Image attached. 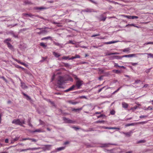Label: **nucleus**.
Returning a JSON list of instances; mask_svg holds the SVG:
<instances>
[{"label":"nucleus","instance_id":"f257e3e1","mask_svg":"<svg viewBox=\"0 0 153 153\" xmlns=\"http://www.w3.org/2000/svg\"><path fill=\"white\" fill-rule=\"evenodd\" d=\"M25 119H22L21 120L19 119H15L14 120L12 121V123L16 125H19L22 126L23 124H25Z\"/></svg>","mask_w":153,"mask_h":153},{"label":"nucleus","instance_id":"f03ea898","mask_svg":"<svg viewBox=\"0 0 153 153\" xmlns=\"http://www.w3.org/2000/svg\"><path fill=\"white\" fill-rule=\"evenodd\" d=\"M66 79L63 77L59 76V79L57 81V84L59 85V88H63V87L61 86L63 83H65Z\"/></svg>","mask_w":153,"mask_h":153},{"label":"nucleus","instance_id":"7ed1b4c3","mask_svg":"<svg viewBox=\"0 0 153 153\" xmlns=\"http://www.w3.org/2000/svg\"><path fill=\"white\" fill-rule=\"evenodd\" d=\"M82 82L83 81H82L80 80L79 79L77 80L76 82V85H75V87H76L77 89L80 88V87L82 85Z\"/></svg>","mask_w":153,"mask_h":153},{"label":"nucleus","instance_id":"20e7f679","mask_svg":"<svg viewBox=\"0 0 153 153\" xmlns=\"http://www.w3.org/2000/svg\"><path fill=\"white\" fill-rule=\"evenodd\" d=\"M142 53H138L136 54H132L128 55H124L122 56L123 58V57H136L137 55H142L143 54Z\"/></svg>","mask_w":153,"mask_h":153},{"label":"nucleus","instance_id":"39448f33","mask_svg":"<svg viewBox=\"0 0 153 153\" xmlns=\"http://www.w3.org/2000/svg\"><path fill=\"white\" fill-rule=\"evenodd\" d=\"M39 149H40V148H39H39H29L26 149H20V150L18 149L17 150L18 151H19L20 152H22L23 151H26L29 150L33 151V150H35Z\"/></svg>","mask_w":153,"mask_h":153},{"label":"nucleus","instance_id":"423d86ee","mask_svg":"<svg viewBox=\"0 0 153 153\" xmlns=\"http://www.w3.org/2000/svg\"><path fill=\"white\" fill-rule=\"evenodd\" d=\"M109 145H113L116 146L117 144H113L111 143H106L103 144L100 146V147L101 148L105 147H108L109 146Z\"/></svg>","mask_w":153,"mask_h":153},{"label":"nucleus","instance_id":"0eeeda50","mask_svg":"<svg viewBox=\"0 0 153 153\" xmlns=\"http://www.w3.org/2000/svg\"><path fill=\"white\" fill-rule=\"evenodd\" d=\"M42 28H37L36 29H39L41 30V31L39 32H38L37 33L38 34L40 35L42 33H47L48 31L47 30H42Z\"/></svg>","mask_w":153,"mask_h":153},{"label":"nucleus","instance_id":"6e6552de","mask_svg":"<svg viewBox=\"0 0 153 153\" xmlns=\"http://www.w3.org/2000/svg\"><path fill=\"white\" fill-rule=\"evenodd\" d=\"M54 44L56 45L59 46L60 48H63L64 47V45L62 44H60L58 42H53Z\"/></svg>","mask_w":153,"mask_h":153},{"label":"nucleus","instance_id":"1a4fd4ad","mask_svg":"<svg viewBox=\"0 0 153 153\" xmlns=\"http://www.w3.org/2000/svg\"><path fill=\"white\" fill-rule=\"evenodd\" d=\"M133 133V131H131L128 132H123V133L125 134L126 136L127 137H130L132 134Z\"/></svg>","mask_w":153,"mask_h":153},{"label":"nucleus","instance_id":"9d476101","mask_svg":"<svg viewBox=\"0 0 153 153\" xmlns=\"http://www.w3.org/2000/svg\"><path fill=\"white\" fill-rule=\"evenodd\" d=\"M64 120L65 121V122L67 123H73V121L68 118L66 117L63 118Z\"/></svg>","mask_w":153,"mask_h":153},{"label":"nucleus","instance_id":"9b49d317","mask_svg":"<svg viewBox=\"0 0 153 153\" xmlns=\"http://www.w3.org/2000/svg\"><path fill=\"white\" fill-rule=\"evenodd\" d=\"M75 87V85H73L68 89L64 91V92H67L69 91H72L74 89V88Z\"/></svg>","mask_w":153,"mask_h":153},{"label":"nucleus","instance_id":"f8f14e48","mask_svg":"<svg viewBox=\"0 0 153 153\" xmlns=\"http://www.w3.org/2000/svg\"><path fill=\"white\" fill-rule=\"evenodd\" d=\"M83 12H95V11H94V10L91 9H89V8H87L86 9L84 10L83 11Z\"/></svg>","mask_w":153,"mask_h":153},{"label":"nucleus","instance_id":"ddd939ff","mask_svg":"<svg viewBox=\"0 0 153 153\" xmlns=\"http://www.w3.org/2000/svg\"><path fill=\"white\" fill-rule=\"evenodd\" d=\"M22 94L25 97L26 99L27 100H29L30 101L31 100V98L30 97V96L23 92H22Z\"/></svg>","mask_w":153,"mask_h":153},{"label":"nucleus","instance_id":"4468645a","mask_svg":"<svg viewBox=\"0 0 153 153\" xmlns=\"http://www.w3.org/2000/svg\"><path fill=\"white\" fill-rule=\"evenodd\" d=\"M7 47L9 48L10 49L12 50H14L13 46L10 43H7Z\"/></svg>","mask_w":153,"mask_h":153},{"label":"nucleus","instance_id":"2eb2a0df","mask_svg":"<svg viewBox=\"0 0 153 153\" xmlns=\"http://www.w3.org/2000/svg\"><path fill=\"white\" fill-rule=\"evenodd\" d=\"M122 105L123 107L124 108H127L128 106V105L127 104L125 103V102H123L122 103Z\"/></svg>","mask_w":153,"mask_h":153},{"label":"nucleus","instance_id":"dca6fc26","mask_svg":"<svg viewBox=\"0 0 153 153\" xmlns=\"http://www.w3.org/2000/svg\"><path fill=\"white\" fill-rule=\"evenodd\" d=\"M24 3L25 4H29V5H31L33 4V3H31L30 1H28V0H26L24 2Z\"/></svg>","mask_w":153,"mask_h":153},{"label":"nucleus","instance_id":"f3484780","mask_svg":"<svg viewBox=\"0 0 153 153\" xmlns=\"http://www.w3.org/2000/svg\"><path fill=\"white\" fill-rule=\"evenodd\" d=\"M47 101L50 102L51 104L53 106H54L55 107H56V105L54 103V102L53 101H51V100L50 99H48Z\"/></svg>","mask_w":153,"mask_h":153},{"label":"nucleus","instance_id":"a211bd4d","mask_svg":"<svg viewBox=\"0 0 153 153\" xmlns=\"http://www.w3.org/2000/svg\"><path fill=\"white\" fill-rule=\"evenodd\" d=\"M119 54V53H117V52L111 53H106V55L109 56V55H112Z\"/></svg>","mask_w":153,"mask_h":153},{"label":"nucleus","instance_id":"6ab92c4d","mask_svg":"<svg viewBox=\"0 0 153 153\" xmlns=\"http://www.w3.org/2000/svg\"><path fill=\"white\" fill-rule=\"evenodd\" d=\"M9 33L10 34L12 35H13V36L15 38H18V35H15L14 34V33L13 31H10V32H9Z\"/></svg>","mask_w":153,"mask_h":153},{"label":"nucleus","instance_id":"aec40b11","mask_svg":"<svg viewBox=\"0 0 153 153\" xmlns=\"http://www.w3.org/2000/svg\"><path fill=\"white\" fill-rule=\"evenodd\" d=\"M101 18L100 19V21H105L106 18V17H103L102 15H101Z\"/></svg>","mask_w":153,"mask_h":153},{"label":"nucleus","instance_id":"412c9836","mask_svg":"<svg viewBox=\"0 0 153 153\" xmlns=\"http://www.w3.org/2000/svg\"><path fill=\"white\" fill-rule=\"evenodd\" d=\"M117 41H111V42H105V44H110L112 43H114L116 42H117Z\"/></svg>","mask_w":153,"mask_h":153},{"label":"nucleus","instance_id":"4be33fe9","mask_svg":"<svg viewBox=\"0 0 153 153\" xmlns=\"http://www.w3.org/2000/svg\"><path fill=\"white\" fill-rule=\"evenodd\" d=\"M113 72L117 74H121V71L118 70H114L113 71Z\"/></svg>","mask_w":153,"mask_h":153},{"label":"nucleus","instance_id":"5701e85b","mask_svg":"<svg viewBox=\"0 0 153 153\" xmlns=\"http://www.w3.org/2000/svg\"><path fill=\"white\" fill-rule=\"evenodd\" d=\"M51 145H45V149H46L47 150H50L51 147Z\"/></svg>","mask_w":153,"mask_h":153},{"label":"nucleus","instance_id":"b1692460","mask_svg":"<svg viewBox=\"0 0 153 153\" xmlns=\"http://www.w3.org/2000/svg\"><path fill=\"white\" fill-rule=\"evenodd\" d=\"M68 103H71V104H72L73 105H75L76 104H77L78 103V102H73L71 100H69V101H68Z\"/></svg>","mask_w":153,"mask_h":153},{"label":"nucleus","instance_id":"393cba45","mask_svg":"<svg viewBox=\"0 0 153 153\" xmlns=\"http://www.w3.org/2000/svg\"><path fill=\"white\" fill-rule=\"evenodd\" d=\"M71 75L75 79L77 80H79V79L78 78L77 76L76 75L74 74H72Z\"/></svg>","mask_w":153,"mask_h":153},{"label":"nucleus","instance_id":"a878e982","mask_svg":"<svg viewBox=\"0 0 153 153\" xmlns=\"http://www.w3.org/2000/svg\"><path fill=\"white\" fill-rule=\"evenodd\" d=\"M40 45L44 48H45L47 47V45L43 42H42L40 43Z\"/></svg>","mask_w":153,"mask_h":153},{"label":"nucleus","instance_id":"bb28decb","mask_svg":"<svg viewBox=\"0 0 153 153\" xmlns=\"http://www.w3.org/2000/svg\"><path fill=\"white\" fill-rule=\"evenodd\" d=\"M65 147H62L57 148V151H59L62 150H64L65 149Z\"/></svg>","mask_w":153,"mask_h":153},{"label":"nucleus","instance_id":"cd10ccee","mask_svg":"<svg viewBox=\"0 0 153 153\" xmlns=\"http://www.w3.org/2000/svg\"><path fill=\"white\" fill-rule=\"evenodd\" d=\"M53 54L54 56H55L56 57H58L60 56V55H59L57 53L55 52H53Z\"/></svg>","mask_w":153,"mask_h":153},{"label":"nucleus","instance_id":"c85d7f7f","mask_svg":"<svg viewBox=\"0 0 153 153\" xmlns=\"http://www.w3.org/2000/svg\"><path fill=\"white\" fill-rule=\"evenodd\" d=\"M146 142L145 140H140L137 141V144H140V143H144Z\"/></svg>","mask_w":153,"mask_h":153},{"label":"nucleus","instance_id":"c756f323","mask_svg":"<svg viewBox=\"0 0 153 153\" xmlns=\"http://www.w3.org/2000/svg\"><path fill=\"white\" fill-rule=\"evenodd\" d=\"M11 40L10 38L6 39L4 41V42L7 44V43H9L8 41H10Z\"/></svg>","mask_w":153,"mask_h":153},{"label":"nucleus","instance_id":"7c9ffc66","mask_svg":"<svg viewBox=\"0 0 153 153\" xmlns=\"http://www.w3.org/2000/svg\"><path fill=\"white\" fill-rule=\"evenodd\" d=\"M115 59H121L123 58L122 56H114Z\"/></svg>","mask_w":153,"mask_h":153},{"label":"nucleus","instance_id":"2f4dec72","mask_svg":"<svg viewBox=\"0 0 153 153\" xmlns=\"http://www.w3.org/2000/svg\"><path fill=\"white\" fill-rule=\"evenodd\" d=\"M23 15L24 16H30V17H32V16H34V15H33L31 14H28L27 13H24Z\"/></svg>","mask_w":153,"mask_h":153},{"label":"nucleus","instance_id":"473e14b6","mask_svg":"<svg viewBox=\"0 0 153 153\" xmlns=\"http://www.w3.org/2000/svg\"><path fill=\"white\" fill-rule=\"evenodd\" d=\"M82 109V108H78V109H75L74 108L72 109L73 111H78Z\"/></svg>","mask_w":153,"mask_h":153},{"label":"nucleus","instance_id":"72a5a7b5","mask_svg":"<svg viewBox=\"0 0 153 153\" xmlns=\"http://www.w3.org/2000/svg\"><path fill=\"white\" fill-rule=\"evenodd\" d=\"M129 49L128 48H125L123 50V52H128L129 51Z\"/></svg>","mask_w":153,"mask_h":153},{"label":"nucleus","instance_id":"f704fd0d","mask_svg":"<svg viewBox=\"0 0 153 153\" xmlns=\"http://www.w3.org/2000/svg\"><path fill=\"white\" fill-rule=\"evenodd\" d=\"M17 145H21V146H24V144L23 143H19L17 144L16 145L11 146L10 147V148H11V147H15Z\"/></svg>","mask_w":153,"mask_h":153},{"label":"nucleus","instance_id":"c9c22d12","mask_svg":"<svg viewBox=\"0 0 153 153\" xmlns=\"http://www.w3.org/2000/svg\"><path fill=\"white\" fill-rule=\"evenodd\" d=\"M51 38V37L50 36H48L47 37L43 38L41 40H43L44 39H49Z\"/></svg>","mask_w":153,"mask_h":153},{"label":"nucleus","instance_id":"e433bc0d","mask_svg":"<svg viewBox=\"0 0 153 153\" xmlns=\"http://www.w3.org/2000/svg\"><path fill=\"white\" fill-rule=\"evenodd\" d=\"M143 54H147L148 56H150L151 57H153V54L151 53H143Z\"/></svg>","mask_w":153,"mask_h":153},{"label":"nucleus","instance_id":"4c0bfd02","mask_svg":"<svg viewBox=\"0 0 153 153\" xmlns=\"http://www.w3.org/2000/svg\"><path fill=\"white\" fill-rule=\"evenodd\" d=\"M46 9L45 8L43 7H37L36 8V9L37 10H43V9Z\"/></svg>","mask_w":153,"mask_h":153},{"label":"nucleus","instance_id":"58836bf2","mask_svg":"<svg viewBox=\"0 0 153 153\" xmlns=\"http://www.w3.org/2000/svg\"><path fill=\"white\" fill-rule=\"evenodd\" d=\"M134 26L135 27V25L134 24H128V25H127L126 26L127 27V26Z\"/></svg>","mask_w":153,"mask_h":153},{"label":"nucleus","instance_id":"ea45409f","mask_svg":"<svg viewBox=\"0 0 153 153\" xmlns=\"http://www.w3.org/2000/svg\"><path fill=\"white\" fill-rule=\"evenodd\" d=\"M39 122L40 125H42L45 124V123L41 120H39Z\"/></svg>","mask_w":153,"mask_h":153},{"label":"nucleus","instance_id":"a19ab883","mask_svg":"<svg viewBox=\"0 0 153 153\" xmlns=\"http://www.w3.org/2000/svg\"><path fill=\"white\" fill-rule=\"evenodd\" d=\"M96 123H104V121H96Z\"/></svg>","mask_w":153,"mask_h":153},{"label":"nucleus","instance_id":"79ce46f5","mask_svg":"<svg viewBox=\"0 0 153 153\" xmlns=\"http://www.w3.org/2000/svg\"><path fill=\"white\" fill-rule=\"evenodd\" d=\"M134 125V123H131L130 124H127L125 125L126 127L128 126H133Z\"/></svg>","mask_w":153,"mask_h":153},{"label":"nucleus","instance_id":"37998d69","mask_svg":"<svg viewBox=\"0 0 153 153\" xmlns=\"http://www.w3.org/2000/svg\"><path fill=\"white\" fill-rule=\"evenodd\" d=\"M19 138V137H16L15 138H14L13 140V142H15L17 140H18Z\"/></svg>","mask_w":153,"mask_h":153},{"label":"nucleus","instance_id":"c03bdc74","mask_svg":"<svg viewBox=\"0 0 153 153\" xmlns=\"http://www.w3.org/2000/svg\"><path fill=\"white\" fill-rule=\"evenodd\" d=\"M41 132V130L40 129H37L35 131H33V132Z\"/></svg>","mask_w":153,"mask_h":153},{"label":"nucleus","instance_id":"a18cd8bd","mask_svg":"<svg viewBox=\"0 0 153 153\" xmlns=\"http://www.w3.org/2000/svg\"><path fill=\"white\" fill-rule=\"evenodd\" d=\"M1 79H3L6 82H7V80L5 78L4 76H2L1 77Z\"/></svg>","mask_w":153,"mask_h":153},{"label":"nucleus","instance_id":"49530a36","mask_svg":"<svg viewBox=\"0 0 153 153\" xmlns=\"http://www.w3.org/2000/svg\"><path fill=\"white\" fill-rule=\"evenodd\" d=\"M125 17L128 19H132V16H126Z\"/></svg>","mask_w":153,"mask_h":153},{"label":"nucleus","instance_id":"de8ad7c7","mask_svg":"<svg viewBox=\"0 0 153 153\" xmlns=\"http://www.w3.org/2000/svg\"><path fill=\"white\" fill-rule=\"evenodd\" d=\"M147 117V115H142L140 116V118L141 119L143 118H144L146 117Z\"/></svg>","mask_w":153,"mask_h":153},{"label":"nucleus","instance_id":"09e8293b","mask_svg":"<svg viewBox=\"0 0 153 153\" xmlns=\"http://www.w3.org/2000/svg\"><path fill=\"white\" fill-rule=\"evenodd\" d=\"M148 44H153V42H149L146 43L144 44L145 45H147Z\"/></svg>","mask_w":153,"mask_h":153},{"label":"nucleus","instance_id":"8fccbe9b","mask_svg":"<svg viewBox=\"0 0 153 153\" xmlns=\"http://www.w3.org/2000/svg\"><path fill=\"white\" fill-rule=\"evenodd\" d=\"M98 70L101 73H104V71L101 68H99Z\"/></svg>","mask_w":153,"mask_h":153},{"label":"nucleus","instance_id":"3c124183","mask_svg":"<svg viewBox=\"0 0 153 153\" xmlns=\"http://www.w3.org/2000/svg\"><path fill=\"white\" fill-rule=\"evenodd\" d=\"M151 69V68L146 69L145 71L146 72V73H149L150 71V70Z\"/></svg>","mask_w":153,"mask_h":153},{"label":"nucleus","instance_id":"603ef678","mask_svg":"<svg viewBox=\"0 0 153 153\" xmlns=\"http://www.w3.org/2000/svg\"><path fill=\"white\" fill-rule=\"evenodd\" d=\"M29 140H32L33 142H36V140L34 138H29Z\"/></svg>","mask_w":153,"mask_h":153},{"label":"nucleus","instance_id":"864d4df0","mask_svg":"<svg viewBox=\"0 0 153 153\" xmlns=\"http://www.w3.org/2000/svg\"><path fill=\"white\" fill-rule=\"evenodd\" d=\"M105 87V86H104V87H103L102 88L100 89L98 91V93H100Z\"/></svg>","mask_w":153,"mask_h":153},{"label":"nucleus","instance_id":"5fc2aeb1","mask_svg":"<svg viewBox=\"0 0 153 153\" xmlns=\"http://www.w3.org/2000/svg\"><path fill=\"white\" fill-rule=\"evenodd\" d=\"M62 58L63 59H65V60H66V59H69L68 58V56H64Z\"/></svg>","mask_w":153,"mask_h":153},{"label":"nucleus","instance_id":"6e6d98bb","mask_svg":"<svg viewBox=\"0 0 153 153\" xmlns=\"http://www.w3.org/2000/svg\"><path fill=\"white\" fill-rule=\"evenodd\" d=\"M42 60H41L40 61L41 62H43L44 61H45V59H46L47 58V57H42Z\"/></svg>","mask_w":153,"mask_h":153},{"label":"nucleus","instance_id":"4d7b16f0","mask_svg":"<svg viewBox=\"0 0 153 153\" xmlns=\"http://www.w3.org/2000/svg\"><path fill=\"white\" fill-rule=\"evenodd\" d=\"M75 59L77 58H80V56L78 54H76L74 56Z\"/></svg>","mask_w":153,"mask_h":153},{"label":"nucleus","instance_id":"13d9d810","mask_svg":"<svg viewBox=\"0 0 153 153\" xmlns=\"http://www.w3.org/2000/svg\"><path fill=\"white\" fill-rule=\"evenodd\" d=\"M64 65L65 67H68L70 66L69 64L68 63H65Z\"/></svg>","mask_w":153,"mask_h":153},{"label":"nucleus","instance_id":"bf43d9fd","mask_svg":"<svg viewBox=\"0 0 153 153\" xmlns=\"http://www.w3.org/2000/svg\"><path fill=\"white\" fill-rule=\"evenodd\" d=\"M131 64L133 65V66H135L136 65H137V63H133V62H131Z\"/></svg>","mask_w":153,"mask_h":153},{"label":"nucleus","instance_id":"052dcab7","mask_svg":"<svg viewBox=\"0 0 153 153\" xmlns=\"http://www.w3.org/2000/svg\"><path fill=\"white\" fill-rule=\"evenodd\" d=\"M28 29L27 28H23V29H21L20 30V31H26V30H27Z\"/></svg>","mask_w":153,"mask_h":153},{"label":"nucleus","instance_id":"680f3d73","mask_svg":"<svg viewBox=\"0 0 153 153\" xmlns=\"http://www.w3.org/2000/svg\"><path fill=\"white\" fill-rule=\"evenodd\" d=\"M115 111L114 110L111 111L110 112V114L112 115L114 114H115Z\"/></svg>","mask_w":153,"mask_h":153},{"label":"nucleus","instance_id":"e2e57ef3","mask_svg":"<svg viewBox=\"0 0 153 153\" xmlns=\"http://www.w3.org/2000/svg\"><path fill=\"white\" fill-rule=\"evenodd\" d=\"M138 18V17L137 16H132V19H134L135 18L137 19Z\"/></svg>","mask_w":153,"mask_h":153},{"label":"nucleus","instance_id":"0e129e2a","mask_svg":"<svg viewBox=\"0 0 153 153\" xmlns=\"http://www.w3.org/2000/svg\"><path fill=\"white\" fill-rule=\"evenodd\" d=\"M100 34H95V35H93L91 36V37H95L96 36H100Z\"/></svg>","mask_w":153,"mask_h":153},{"label":"nucleus","instance_id":"69168bd1","mask_svg":"<svg viewBox=\"0 0 153 153\" xmlns=\"http://www.w3.org/2000/svg\"><path fill=\"white\" fill-rule=\"evenodd\" d=\"M29 140V138H23L22 140H21V141H22L25 140Z\"/></svg>","mask_w":153,"mask_h":153},{"label":"nucleus","instance_id":"338daca9","mask_svg":"<svg viewBox=\"0 0 153 153\" xmlns=\"http://www.w3.org/2000/svg\"><path fill=\"white\" fill-rule=\"evenodd\" d=\"M72 128L76 130H77L80 129L79 128L77 127H73Z\"/></svg>","mask_w":153,"mask_h":153},{"label":"nucleus","instance_id":"774afa93","mask_svg":"<svg viewBox=\"0 0 153 153\" xmlns=\"http://www.w3.org/2000/svg\"><path fill=\"white\" fill-rule=\"evenodd\" d=\"M114 66L115 67H120V66L118 65L117 63H114Z\"/></svg>","mask_w":153,"mask_h":153}]
</instances>
